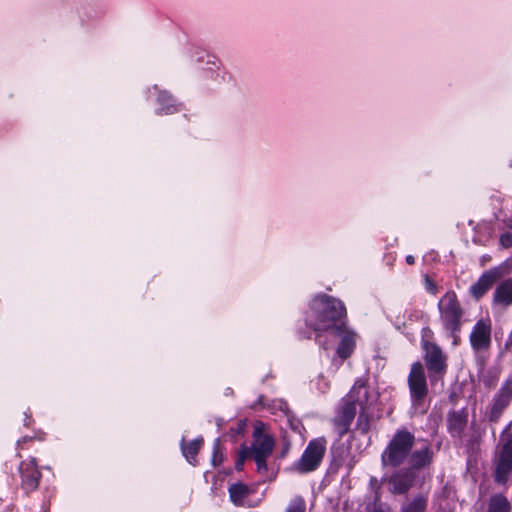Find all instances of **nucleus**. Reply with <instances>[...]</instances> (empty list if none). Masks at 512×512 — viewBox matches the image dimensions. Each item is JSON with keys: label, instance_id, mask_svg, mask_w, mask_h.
<instances>
[{"label": "nucleus", "instance_id": "obj_1", "mask_svg": "<svg viewBox=\"0 0 512 512\" xmlns=\"http://www.w3.org/2000/svg\"><path fill=\"white\" fill-rule=\"evenodd\" d=\"M432 452L428 444L420 443L408 430L396 431L381 454L384 467L406 466L405 472H397L390 478L391 491L401 494L414 484L416 472L430 465Z\"/></svg>", "mask_w": 512, "mask_h": 512}, {"label": "nucleus", "instance_id": "obj_2", "mask_svg": "<svg viewBox=\"0 0 512 512\" xmlns=\"http://www.w3.org/2000/svg\"><path fill=\"white\" fill-rule=\"evenodd\" d=\"M378 389L366 378H358L348 394L343 398L341 407L334 419L340 435L347 432L358 411L357 429L367 432L378 419Z\"/></svg>", "mask_w": 512, "mask_h": 512}, {"label": "nucleus", "instance_id": "obj_3", "mask_svg": "<svg viewBox=\"0 0 512 512\" xmlns=\"http://www.w3.org/2000/svg\"><path fill=\"white\" fill-rule=\"evenodd\" d=\"M346 308L342 301L320 294L313 297L305 313V322L320 338V333L329 334L346 323Z\"/></svg>", "mask_w": 512, "mask_h": 512}, {"label": "nucleus", "instance_id": "obj_4", "mask_svg": "<svg viewBox=\"0 0 512 512\" xmlns=\"http://www.w3.org/2000/svg\"><path fill=\"white\" fill-rule=\"evenodd\" d=\"M252 438L250 446L243 445L239 449L235 469L241 471L245 460L252 458L256 463L257 472L268 479H272L275 476V472L273 470L270 471L267 459L273 453L275 439L269 427L263 422H256L253 427Z\"/></svg>", "mask_w": 512, "mask_h": 512}, {"label": "nucleus", "instance_id": "obj_5", "mask_svg": "<svg viewBox=\"0 0 512 512\" xmlns=\"http://www.w3.org/2000/svg\"><path fill=\"white\" fill-rule=\"evenodd\" d=\"M440 319L444 328L454 332L460 328L462 309L453 291H448L438 302Z\"/></svg>", "mask_w": 512, "mask_h": 512}, {"label": "nucleus", "instance_id": "obj_6", "mask_svg": "<svg viewBox=\"0 0 512 512\" xmlns=\"http://www.w3.org/2000/svg\"><path fill=\"white\" fill-rule=\"evenodd\" d=\"M325 450L324 439H314L310 441L300 459L293 463L291 469L301 474L314 471L320 465Z\"/></svg>", "mask_w": 512, "mask_h": 512}, {"label": "nucleus", "instance_id": "obj_7", "mask_svg": "<svg viewBox=\"0 0 512 512\" xmlns=\"http://www.w3.org/2000/svg\"><path fill=\"white\" fill-rule=\"evenodd\" d=\"M512 272V263L505 261L497 267L485 271L478 281L470 287V293L475 298L482 297L492 286V284Z\"/></svg>", "mask_w": 512, "mask_h": 512}, {"label": "nucleus", "instance_id": "obj_8", "mask_svg": "<svg viewBox=\"0 0 512 512\" xmlns=\"http://www.w3.org/2000/svg\"><path fill=\"white\" fill-rule=\"evenodd\" d=\"M408 385L413 405L421 404L428 391L425 371L421 363L416 362L412 364L408 376Z\"/></svg>", "mask_w": 512, "mask_h": 512}, {"label": "nucleus", "instance_id": "obj_9", "mask_svg": "<svg viewBox=\"0 0 512 512\" xmlns=\"http://www.w3.org/2000/svg\"><path fill=\"white\" fill-rule=\"evenodd\" d=\"M330 334L338 340L336 355L341 360L349 358L356 348L359 338L358 334L348 327L346 323L340 329H336Z\"/></svg>", "mask_w": 512, "mask_h": 512}, {"label": "nucleus", "instance_id": "obj_10", "mask_svg": "<svg viewBox=\"0 0 512 512\" xmlns=\"http://www.w3.org/2000/svg\"><path fill=\"white\" fill-rule=\"evenodd\" d=\"M148 92L150 95H156V114L170 115L181 110V104L167 90L160 89L157 85H154Z\"/></svg>", "mask_w": 512, "mask_h": 512}, {"label": "nucleus", "instance_id": "obj_11", "mask_svg": "<svg viewBox=\"0 0 512 512\" xmlns=\"http://www.w3.org/2000/svg\"><path fill=\"white\" fill-rule=\"evenodd\" d=\"M470 342L475 350L487 349L491 343V322L490 320H479L471 334Z\"/></svg>", "mask_w": 512, "mask_h": 512}, {"label": "nucleus", "instance_id": "obj_12", "mask_svg": "<svg viewBox=\"0 0 512 512\" xmlns=\"http://www.w3.org/2000/svg\"><path fill=\"white\" fill-rule=\"evenodd\" d=\"M425 361L433 380L435 374H442L445 371V357L440 348L432 343L424 344Z\"/></svg>", "mask_w": 512, "mask_h": 512}, {"label": "nucleus", "instance_id": "obj_13", "mask_svg": "<svg viewBox=\"0 0 512 512\" xmlns=\"http://www.w3.org/2000/svg\"><path fill=\"white\" fill-rule=\"evenodd\" d=\"M19 471L22 477V486L26 491H33L38 487L41 473L34 458L21 462Z\"/></svg>", "mask_w": 512, "mask_h": 512}, {"label": "nucleus", "instance_id": "obj_14", "mask_svg": "<svg viewBox=\"0 0 512 512\" xmlns=\"http://www.w3.org/2000/svg\"><path fill=\"white\" fill-rule=\"evenodd\" d=\"M512 472V443L503 446L496 466L495 479L497 482L505 483Z\"/></svg>", "mask_w": 512, "mask_h": 512}, {"label": "nucleus", "instance_id": "obj_15", "mask_svg": "<svg viewBox=\"0 0 512 512\" xmlns=\"http://www.w3.org/2000/svg\"><path fill=\"white\" fill-rule=\"evenodd\" d=\"M492 303L495 307L505 309L512 305V278L502 281L493 293Z\"/></svg>", "mask_w": 512, "mask_h": 512}, {"label": "nucleus", "instance_id": "obj_16", "mask_svg": "<svg viewBox=\"0 0 512 512\" xmlns=\"http://www.w3.org/2000/svg\"><path fill=\"white\" fill-rule=\"evenodd\" d=\"M202 444H203V438H201V437H199L189 443H185L184 438L182 439V441H181L182 454L190 464L196 465V455H197L198 451L200 450Z\"/></svg>", "mask_w": 512, "mask_h": 512}, {"label": "nucleus", "instance_id": "obj_17", "mask_svg": "<svg viewBox=\"0 0 512 512\" xmlns=\"http://www.w3.org/2000/svg\"><path fill=\"white\" fill-rule=\"evenodd\" d=\"M229 494L231 501L235 505L242 506L245 504V499L250 494V489L243 483H235L230 486Z\"/></svg>", "mask_w": 512, "mask_h": 512}, {"label": "nucleus", "instance_id": "obj_18", "mask_svg": "<svg viewBox=\"0 0 512 512\" xmlns=\"http://www.w3.org/2000/svg\"><path fill=\"white\" fill-rule=\"evenodd\" d=\"M512 399L509 398L505 393H502L501 390L495 395L493 399V404L491 407V419L496 420L502 411L508 406Z\"/></svg>", "mask_w": 512, "mask_h": 512}, {"label": "nucleus", "instance_id": "obj_19", "mask_svg": "<svg viewBox=\"0 0 512 512\" xmlns=\"http://www.w3.org/2000/svg\"><path fill=\"white\" fill-rule=\"evenodd\" d=\"M426 506L427 499L422 495H418L405 502L402 505L401 512H425Z\"/></svg>", "mask_w": 512, "mask_h": 512}, {"label": "nucleus", "instance_id": "obj_20", "mask_svg": "<svg viewBox=\"0 0 512 512\" xmlns=\"http://www.w3.org/2000/svg\"><path fill=\"white\" fill-rule=\"evenodd\" d=\"M488 512H510V503L508 499L501 494L492 496Z\"/></svg>", "mask_w": 512, "mask_h": 512}, {"label": "nucleus", "instance_id": "obj_21", "mask_svg": "<svg viewBox=\"0 0 512 512\" xmlns=\"http://www.w3.org/2000/svg\"><path fill=\"white\" fill-rule=\"evenodd\" d=\"M499 241L503 248L512 247V218L507 220L506 231L501 233Z\"/></svg>", "mask_w": 512, "mask_h": 512}, {"label": "nucleus", "instance_id": "obj_22", "mask_svg": "<svg viewBox=\"0 0 512 512\" xmlns=\"http://www.w3.org/2000/svg\"><path fill=\"white\" fill-rule=\"evenodd\" d=\"M306 506L305 501L301 497H295L292 499L286 509V512H305Z\"/></svg>", "mask_w": 512, "mask_h": 512}, {"label": "nucleus", "instance_id": "obj_23", "mask_svg": "<svg viewBox=\"0 0 512 512\" xmlns=\"http://www.w3.org/2000/svg\"><path fill=\"white\" fill-rule=\"evenodd\" d=\"M223 458H224V456H223V453L220 448V441H219V439H216L214 441V445H213V455H212L211 462L214 466H217L223 462Z\"/></svg>", "mask_w": 512, "mask_h": 512}, {"label": "nucleus", "instance_id": "obj_24", "mask_svg": "<svg viewBox=\"0 0 512 512\" xmlns=\"http://www.w3.org/2000/svg\"><path fill=\"white\" fill-rule=\"evenodd\" d=\"M424 287L427 292L433 295L437 294L439 291L437 284L428 275L424 277Z\"/></svg>", "mask_w": 512, "mask_h": 512}, {"label": "nucleus", "instance_id": "obj_25", "mask_svg": "<svg viewBox=\"0 0 512 512\" xmlns=\"http://www.w3.org/2000/svg\"><path fill=\"white\" fill-rule=\"evenodd\" d=\"M316 388L321 393H325L329 389V382L322 375H320L316 381Z\"/></svg>", "mask_w": 512, "mask_h": 512}, {"label": "nucleus", "instance_id": "obj_26", "mask_svg": "<svg viewBox=\"0 0 512 512\" xmlns=\"http://www.w3.org/2000/svg\"><path fill=\"white\" fill-rule=\"evenodd\" d=\"M502 393H505L509 398L512 399V378H509L500 388Z\"/></svg>", "mask_w": 512, "mask_h": 512}, {"label": "nucleus", "instance_id": "obj_27", "mask_svg": "<svg viewBox=\"0 0 512 512\" xmlns=\"http://www.w3.org/2000/svg\"><path fill=\"white\" fill-rule=\"evenodd\" d=\"M370 512H389V509L381 505H374Z\"/></svg>", "mask_w": 512, "mask_h": 512}, {"label": "nucleus", "instance_id": "obj_28", "mask_svg": "<svg viewBox=\"0 0 512 512\" xmlns=\"http://www.w3.org/2000/svg\"><path fill=\"white\" fill-rule=\"evenodd\" d=\"M415 259L412 255H408L406 257V262L409 264V265H412L414 263Z\"/></svg>", "mask_w": 512, "mask_h": 512}, {"label": "nucleus", "instance_id": "obj_29", "mask_svg": "<svg viewBox=\"0 0 512 512\" xmlns=\"http://www.w3.org/2000/svg\"><path fill=\"white\" fill-rule=\"evenodd\" d=\"M324 349H328L329 347L325 344H322Z\"/></svg>", "mask_w": 512, "mask_h": 512}]
</instances>
